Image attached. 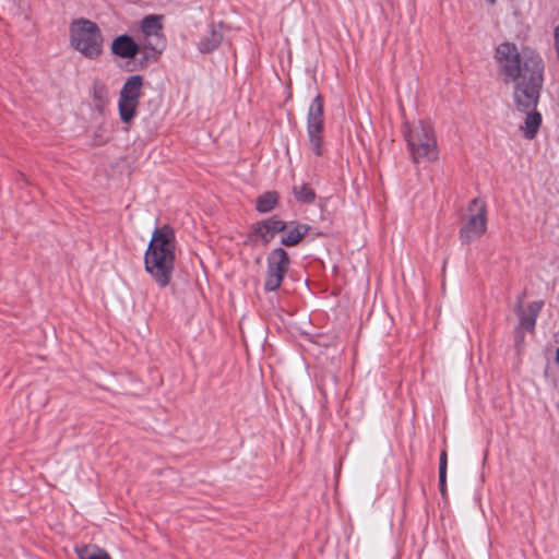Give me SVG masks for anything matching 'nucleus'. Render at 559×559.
Masks as SVG:
<instances>
[{"instance_id":"dca6fc26","label":"nucleus","mask_w":559,"mask_h":559,"mask_svg":"<svg viewBox=\"0 0 559 559\" xmlns=\"http://www.w3.org/2000/svg\"><path fill=\"white\" fill-rule=\"evenodd\" d=\"M277 202L278 194L276 192H265L257 199L255 209L260 213H269L277 205Z\"/></svg>"},{"instance_id":"9b49d317","label":"nucleus","mask_w":559,"mask_h":559,"mask_svg":"<svg viewBox=\"0 0 559 559\" xmlns=\"http://www.w3.org/2000/svg\"><path fill=\"white\" fill-rule=\"evenodd\" d=\"M285 228H286L285 222L278 219V218H275V217H271L261 223H258L253 227V235L255 237L260 238L261 241L264 245H266L274 238V236L277 233L285 230Z\"/></svg>"},{"instance_id":"f3484780","label":"nucleus","mask_w":559,"mask_h":559,"mask_svg":"<svg viewBox=\"0 0 559 559\" xmlns=\"http://www.w3.org/2000/svg\"><path fill=\"white\" fill-rule=\"evenodd\" d=\"M293 192L296 200L301 203H312L316 199L314 191L306 183L295 186Z\"/></svg>"},{"instance_id":"2eb2a0df","label":"nucleus","mask_w":559,"mask_h":559,"mask_svg":"<svg viewBox=\"0 0 559 559\" xmlns=\"http://www.w3.org/2000/svg\"><path fill=\"white\" fill-rule=\"evenodd\" d=\"M80 559H111L104 549L95 545H83L75 548Z\"/></svg>"},{"instance_id":"a211bd4d","label":"nucleus","mask_w":559,"mask_h":559,"mask_svg":"<svg viewBox=\"0 0 559 559\" xmlns=\"http://www.w3.org/2000/svg\"><path fill=\"white\" fill-rule=\"evenodd\" d=\"M447 465H448L447 452L443 450L440 454V462H439V483H440V491H441L442 496L445 495Z\"/></svg>"},{"instance_id":"6e6552de","label":"nucleus","mask_w":559,"mask_h":559,"mask_svg":"<svg viewBox=\"0 0 559 559\" xmlns=\"http://www.w3.org/2000/svg\"><path fill=\"white\" fill-rule=\"evenodd\" d=\"M289 263L288 253L283 248H276L269 253L266 258L265 290L274 292L281 286L289 269Z\"/></svg>"},{"instance_id":"9d476101","label":"nucleus","mask_w":559,"mask_h":559,"mask_svg":"<svg viewBox=\"0 0 559 559\" xmlns=\"http://www.w3.org/2000/svg\"><path fill=\"white\" fill-rule=\"evenodd\" d=\"M142 33L145 36V46L153 51L160 52L164 47L160 29L162 24L157 16H146L142 21Z\"/></svg>"},{"instance_id":"f257e3e1","label":"nucleus","mask_w":559,"mask_h":559,"mask_svg":"<svg viewBox=\"0 0 559 559\" xmlns=\"http://www.w3.org/2000/svg\"><path fill=\"white\" fill-rule=\"evenodd\" d=\"M496 59L506 82H513L516 108L525 114L520 127L527 140H533L540 128L542 115L536 110L544 83L543 58L530 48L521 52L511 43H503L496 50Z\"/></svg>"},{"instance_id":"7ed1b4c3","label":"nucleus","mask_w":559,"mask_h":559,"mask_svg":"<svg viewBox=\"0 0 559 559\" xmlns=\"http://www.w3.org/2000/svg\"><path fill=\"white\" fill-rule=\"evenodd\" d=\"M404 138L414 164H428L438 159V145L430 123L418 121L406 124Z\"/></svg>"},{"instance_id":"1a4fd4ad","label":"nucleus","mask_w":559,"mask_h":559,"mask_svg":"<svg viewBox=\"0 0 559 559\" xmlns=\"http://www.w3.org/2000/svg\"><path fill=\"white\" fill-rule=\"evenodd\" d=\"M523 296L518 298L515 305V313L519 318V325L515 330V344L520 347L524 342L523 332H533L536 324V319L544 307L543 300H535L526 306H523Z\"/></svg>"},{"instance_id":"4468645a","label":"nucleus","mask_w":559,"mask_h":559,"mask_svg":"<svg viewBox=\"0 0 559 559\" xmlns=\"http://www.w3.org/2000/svg\"><path fill=\"white\" fill-rule=\"evenodd\" d=\"M222 40H223L222 26L221 25H212L209 29V33L205 34L201 38V40L199 43V49L203 53L211 52L219 46Z\"/></svg>"},{"instance_id":"423d86ee","label":"nucleus","mask_w":559,"mask_h":559,"mask_svg":"<svg viewBox=\"0 0 559 559\" xmlns=\"http://www.w3.org/2000/svg\"><path fill=\"white\" fill-rule=\"evenodd\" d=\"M487 206L484 199H474L468 206V214L461 227L460 236L463 242H471L486 231Z\"/></svg>"},{"instance_id":"0eeeda50","label":"nucleus","mask_w":559,"mask_h":559,"mask_svg":"<svg viewBox=\"0 0 559 559\" xmlns=\"http://www.w3.org/2000/svg\"><path fill=\"white\" fill-rule=\"evenodd\" d=\"M142 85V76L132 75L128 78L120 91L118 109L120 119L126 123H129L136 114Z\"/></svg>"},{"instance_id":"f8f14e48","label":"nucleus","mask_w":559,"mask_h":559,"mask_svg":"<svg viewBox=\"0 0 559 559\" xmlns=\"http://www.w3.org/2000/svg\"><path fill=\"white\" fill-rule=\"evenodd\" d=\"M111 51L118 57L130 59L136 56L139 47L130 36L121 35L112 41Z\"/></svg>"},{"instance_id":"20e7f679","label":"nucleus","mask_w":559,"mask_h":559,"mask_svg":"<svg viewBox=\"0 0 559 559\" xmlns=\"http://www.w3.org/2000/svg\"><path fill=\"white\" fill-rule=\"evenodd\" d=\"M70 45L85 58L95 60L103 53L104 37L98 25L84 17L75 19L69 26Z\"/></svg>"},{"instance_id":"f03ea898","label":"nucleus","mask_w":559,"mask_h":559,"mask_svg":"<svg viewBox=\"0 0 559 559\" xmlns=\"http://www.w3.org/2000/svg\"><path fill=\"white\" fill-rule=\"evenodd\" d=\"M176 260V241L173 228L165 225L153 231L145 252V271L159 287H166L171 280Z\"/></svg>"},{"instance_id":"6ab92c4d","label":"nucleus","mask_w":559,"mask_h":559,"mask_svg":"<svg viewBox=\"0 0 559 559\" xmlns=\"http://www.w3.org/2000/svg\"><path fill=\"white\" fill-rule=\"evenodd\" d=\"M556 358H557V361L559 362V348L557 349Z\"/></svg>"},{"instance_id":"ddd939ff","label":"nucleus","mask_w":559,"mask_h":559,"mask_svg":"<svg viewBox=\"0 0 559 559\" xmlns=\"http://www.w3.org/2000/svg\"><path fill=\"white\" fill-rule=\"evenodd\" d=\"M285 234L283 235L281 242L284 246L293 247L296 246L304 236L309 231V226L306 224L290 223L286 225Z\"/></svg>"},{"instance_id":"39448f33","label":"nucleus","mask_w":559,"mask_h":559,"mask_svg":"<svg viewBox=\"0 0 559 559\" xmlns=\"http://www.w3.org/2000/svg\"><path fill=\"white\" fill-rule=\"evenodd\" d=\"M323 98L321 95H317L308 109L307 134L310 150L318 156L323 154Z\"/></svg>"}]
</instances>
